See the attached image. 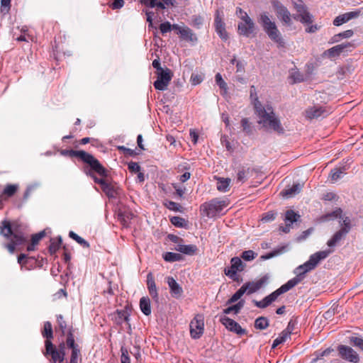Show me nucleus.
Returning <instances> with one entry per match:
<instances>
[{"label": "nucleus", "mask_w": 363, "mask_h": 363, "mask_svg": "<svg viewBox=\"0 0 363 363\" xmlns=\"http://www.w3.org/2000/svg\"><path fill=\"white\" fill-rule=\"evenodd\" d=\"M250 95L254 99V106L259 120L258 123L262 124L267 130H273L279 134H283L284 129L281 125L280 120L276 116L272 106H263L258 100L257 91L254 85L250 86Z\"/></svg>", "instance_id": "nucleus-1"}, {"label": "nucleus", "mask_w": 363, "mask_h": 363, "mask_svg": "<svg viewBox=\"0 0 363 363\" xmlns=\"http://www.w3.org/2000/svg\"><path fill=\"white\" fill-rule=\"evenodd\" d=\"M258 23L262 26L264 31L268 37L274 43L278 44L279 47H284L285 42L274 21L270 18L267 12H262L258 17Z\"/></svg>", "instance_id": "nucleus-2"}, {"label": "nucleus", "mask_w": 363, "mask_h": 363, "mask_svg": "<svg viewBox=\"0 0 363 363\" xmlns=\"http://www.w3.org/2000/svg\"><path fill=\"white\" fill-rule=\"evenodd\" d=\"M332 252L333 250H327L317 252L311 255L309 259L307 262L295 269L294 274L296 275L295 277L299 278L301 282L304 279L305 274L307 272L314 269L320 261L325 259Z\"/></svg>", "instance_id": "nucleus-3"}, {"label": "nucleus", "mask_w": 363, "mask_h": 363, "mask_svg": "<svg viewBox=\"0 0 363 363\" xmlns=\"http://www.w3.org/2000/svg\"><path fill=\"white\" fill-rule=\"evenodd\" d=\"M228 205L227 200L214 199L209 202H206L200 206L201 214L208 218H213L220 213L224 207Z\"/></svg>", "instance_id": "nucleus-4"}, {"label": "nucleus", "mask_w": 363, "mask_h": 363, "mask_svg": "<svg viewBox=\"0 0 363 363\" xmlns=\"http://www.w3.org/2000/svg\"><path fill=\"white\" fill-rule=\"evenodd\" d=\"M256 30L255 22L248 15L242 17V21L238 23V33L240 35L247 38L254 37L257 34Z\"/></svg>", "instance_id": "nucleus-5"}, {"label": "nucleus", "mask_w": 363, "mask_h": 363, "mask_svg": "<svg viewBox=\"0 0 363 363\" xmlns=\"http://www.w3.org/2000/svg\"><path fill=\"white\" fill-rule=\"evenodd\" d=\"M1 233L6 238H9L12 236L11 240L16 245H22L26 241V239L21 233L13 232L11 223L7 220H4L2 222Z\"/></svg>", "instance_id": "nucleus-6"}, {"label": "nucleus", "mask_w": 363, "mask_h": 363, "mask_svg": "<svg viewBox=\"0 0 363 363\" xmlns=\"http://www.w3.org/2000/svg\"><path fill=\"white\" fill-rule=\"evenodd\" d=\"M156 74L157 75V79L154 82L155 88L160 91L167 89L173 77L172 72L169 68L166 67L164 70Z\"/></svg>", "instance_id": "nucleus-7"}, {"label": "nucleus", "mask_w": 363, "mask_h": 363, "mask_svg": "<svg viewBox=\"0 0 363 363\" xmlns=\"http://www.w3.org/2000/svg\"><path fill=\"white\" fill-rule=\"evenodd\" d=\"M231 266L225 268L224 270L225 274L230 277L233 281H238L237 272H241L244 269L245 265L242 260L238 257H233L230 260Z\"/></svg>", "instance_id": "nucleus-8"}, {"label": "nucleus", "mask_w": 363, "mask_h": 363, "mask_svg": "<svg viewBox=\"0 0 363 363\" xmlns=\"http://www.w3.org/2000/svg\"><path fill=\"white\" fill-rule=\"evenodd\" d=\"M203 318L201 315H196L190 323V333L194 339H199L203 333Z\"/></svg>", "instance_id": "nucleus-9"}, {"label": "nucleus", "mask_w": 363, "mask_h": 363, "mask_svg": "<svg viewBox=\"0 0 363 363\" xmlns=\"http://www.w3.org/2000/svg\"><path fill=\"white\" fill-rule=\"evenodd\" d=\"M83 162L87 163L91 168L102 177L107 176L106 169L100 164L93 155L86 152Z\"/></svg>", "instance_id": "nucleus-10"}, {"label": "nucleus", "mask_w": 363, "mask_h": 363, "mask_svg": "<svg viewBox=\"0 0 363 363\" xmlns=\"http://www.w3.org/2000/svg\"><path fill=\"white\" fill-rule=\"evenodd\" d=\"M46 354H50L53 362L59 361L62 362L65 359V352L58 350L50 340H45Z\"/></svg>", "instance_id": "nucleus-11"}, {"label": "nucleus", "mask_w": 363, "mask_h": 363, "mask_svg": "<svg viewBox=\"0 0 363 363\" xmlns=\"http://www.w3.org/2000/svg\"><path fill=\"white\" fill-rule=\"evenodd\" d=\"M220 321L228 330L234 332L239 335L246 333V330L242 329L237 322L225 315L221 316Z\"/></svg>", "instance_id": "nucleus-12"}, {"label": "nucleus", "mask_w": 363, "mask_h": 363, "mask_svg": "<svg viewBox=\"0 0 363 363\" xmlns=\"http://www.w3.org/2000/svg\"><path fill=\"white\" fill-rule=\"evenodd\" d=\"M338 351L341 357L349 362L357 363L359 360L357 353L350 347L340 345Z\"/></svg>", "instance_id": "nucleus-13"}, {"label": "nucleus", "mask_w": 363, "mask_h": 363, "mask_svg": "<svg viewBox=\"0 0 363 363\" xmlns=\"http://www.w3.org/2000/svg\"><path fill=\"white\" fill-rule=\"evenodd\" d=\"M352 47L353 44L351 43H342L325 50L323 55H327L330 58L335 57L339 56L341 53L344 52L345 51H348L350 48Z\"/></svg>", "instance_id": "nucleus-14"}, {"label": "nucleus", "mask_w": 363, "mask_h": 363, "mask_svg": "<svg viewBox=\"0 0 363 363\" xmlns=\"http://www.w3.org/2000/svg\"><path fill=\"white\" fill-rule=\"evenodd\" d=\"M268 280L267 276H264L255 281H249L243 284L247 294H251L259 290Z\"/></svg>", "instance_id": "nucleus-15"}, {"label": "nucleus", "mask_w": 363, "mask_h": 363, "mask_svg": "<svg viewBox=\"0 0 363 363\" xmlns=\"http://www.w3.org/2000/svg\"><path fill=\"white\" fill-rule=\"evenodd\" d=\"M147 286L150 296L157 302L159 300V295L156 286L155 278L152 272H149L147 275Z\"/></svg>", "instance_id": "nucleus-16"}, {"label": "nucleus", "mask_w": 363, "mask_h": 363, "mask_svg": "<svg viewBox=\"0 0 363 363\" xmlns=\"http://www.w3.org/2000/svg\"><path fill=\"white\" fill-rule=\"evenodd\" d=\"M359 13L360 11H350L340 15L334 19L333 24L336 26H341L342 24L347 23L351 19L357 18L359 16Z\"/></svg>", "instance_id": "nucleus-17"}, {"label": "nucleus", "mask_w": 363, "mask_h": 363, "mask_svg": "<svg viewBox=\"0 0 363 363\" xmlns=\"http://www.w3.org/2000/svg\"><path fill=\"white\" fill-rule=\"evenodd\" d=\"M167 282L170 289V292L172 296L174 298H179L183 293L182 288L180 285L172 277H168L167 278Z\"/></svg>", "instance_id": "nucleus-18"}, {"label": "nucleus", "mask_w": 363, "mask_h": 363, "mask_svg": "<svg viewBox=\"0 0 363 363\" xmlns=\"http://www.w3.org/2000/svg\"><path fill=\"white\" fill-rule=\"evenodd\" d=\"M215 27L216 31L220 38L223 40H227L228 39V35L225 30V23L218 15H217L215 18Z\"/></svg>", "instance_id": "nucleus-19"}, {"label": "nucleus", "mask_w": 363, "mask_h": 363, "mask_svg": "<svg viewBox=\"0 0 363 363\" xmlns=\"http://www.w3.org/2000/svg\"><path fill=\"white\" fill-rule=\"evenodd\" d=\"M113 316L116 323L121 325L123 322L129 321L130 314L127 310H117Z\"/></svg>", "instance_id": "nucleus-20"}, {"label": "nucleus", "mask_w": 363, "mask_h": 363, "mask_svg": "<svg viewBox=\"0 0 363 363\" xmlns=\"http://www.w3.org/2000/svg\"><path fill=\"white\" fill-rule=\"evenodd\" d=\"M347 233L346 230H343L340 229L337 231L333 238L329 240L327 242L328 247H335L340 240H342L346 235Z\"/></svg>", "instance_id": "nucleus-21"}, {"label": "nucleus", "mask_w": 363, "mask_h": 363, "mask_svg": "<svg viewBox=\"0 0 363 363\" xmlns=\"http://www.w3.org/2000/svg\"><path fill=\"white\" fill-rule=\"evenodd\" d=\"M303 185L298 183L294 184L291 187L284 189L281 192V194L284 197H291L296 194H298L302 189Z\"/></svg>", "instance_id": "nucleus-22"}, {"label": "nucleus", "mask_w": 363, "mask_h": 363, "mask_svg": "<svg viewBox=\"0 0 363 363\" xmlns=\"http://www.w3.org/2000/svg\"><path fill=\"white\" fill-rule=\"evenodd\" d=\"M175 250L183 254L193 255L196 253L198 248L195 245H178Z\"/></svg>", "instance_id": "nucleus-23"}, {"label": "nucleus", "mask_w": 363, "mask_h": 363, "mask_svg": "<svg viewBox=\"0 0 363 363\" xmlns=\"http://www.w3.org/2000/svg\"><path fill=\"white\" fill-rule=\"evenodd\" d=\"M86 152L84 150H62L61 155L63 156H68L70 157H78L82 161L86 156Z\"/></svg>", "instance_id": "nucleus-24"}, {"label": "nucleus", "mask_w": 363, "mask_h": 363, "mask_svg": "<svg viewBox=\"0 0 363 363\" xmlns=\"http://www.w3.org/2000/svg\"><path fill=\"white\" fill-rule=\"evenodd\" d=\"M101 189L108 197H115L117 194L116 188L107 180L101 182Z\"/></svg>", "instance_id": "nucleus-25"}, {"label": "nucleus", "mask_w": 363, "mask_h": 363, "mask_svg": "<svg viewBox=\"0 0 363 363\" xmlns=\"http://www.w3.org/2000/svg\"><path fill=\"white\" fill-rule=\"evenodd\" d=\"M140 308L141 311L145 315L151 314L150 300L147 296H143L140 300Z\"/></svg>", "instance_id": "nucleus-26"}, {"label": "nucleus", "mask_w": 363, "mask_h": 363, "mask_svg": "<svg viewBox=\"0 0 363 363\" xmlns=\"http://www.w3.org/2000/svg\"><path fill=\"white\" fill-rule=\"evenodd\" d=\"M217 189L219 191L226 192L229 190L230 179L219 177L217 179Z\"/></svg>", "instance_id": "nucleus-27"}, {"label": "nucleus", "mask_w": 363, "mask_h": 363, "mask_svg": "<svg viewBox=\"0 0 363 363\" xmlns=\"http://www.w3.org/2000/svg\"><path fill=\"white\" fill-rule=\"evenodd\" d=\"M179 33L184 39L192 42H196L198 40L193 31L188 27H184L182 29H180Z\"/></svg>", "instance_id": "nucleus-28"}, {"label": "nucleus", "mask_w": 363, "mask_h": 363, "mask_svg": "<svg viewBox=\"0 0 363 363\" xmlns=\"http://www.w3.org/2000/svg\"><path fill=\"white\" fill-rule=\"evenodd\" d=\"M324 110L321 107H313L306 110V117L308 118H318L324 113Z\"/></svg>", "instance_id": "nucleus-29"}, {"label": "nucleus", "mask_w": 363, "mask_h": 363, "mask_svg": "<svg viewBox=\"0 0 363 363\" xmlns=\"http://www.w3.org/2000/svg\"><path fill=\"white\" fill-rule=\"evenodd\" d=\"M294 19L299 21L302 23L309 24L313 21V16L306 10L302 13L294 16Z\"/></svg>", "instance_id": "nucleus-30"}, {"label": "nucleus", "mask_w": 363, "mask_h": 363, "mask_svg": "<svg viewBox=\"0 0 363 363\" xmlns=\"http://www.w3.org/2000/svg\"><path fill=\"white\" fill-rule=\"evenodd\" d=\"M300 283V279L299 278H293L288 281L285 284L282 285L281 287H279V289L281 291V293L284 294L289 291L291 289L296 286L298 284Z\"/></svg>", "instance_id": "nucleus-31"}, {"label": "nucleus", "mask_w": 363, "mask_h": 363, "mask_svg": "<svg viewBox=\"0 0 363 363\" xmlns=\"http://www.w3.org/2000/svg\"><path fill=\"white\" fill-rule=\"evenodd\" d=\"M287 248H288V246L287 245H285V246H282L278 249H276L274 250H273L272 252H269V253H267L266 255H262L261 256V259H263V260H266V259H271L275 256H277V255H281L282 253L285 252L287 251Z\"/></svg>", "instance_id": "nucleus-32"}, {"label": "nucleus", "mask_w": 363, "mask_h": 363, "mask_svg": "<svg viewBox=\"0 0 363 363\" xmlns=\"http://www.w3.org/2000/svg\"><path fill=\"white\" fill-rule=\"evenodd\" d=\"M300 217V215L296 213L293 210H287L285 213L284 220L285 223H290V225H291L294 223L298 221Z\"/></svg>", "instance_id": "nucleus-33"}, {"label": "nucleus", "mask_w": 363, "mask_h": 363, "mask_svg": "<svg viewBox=\"0 0 363 363\" xmlns=\"http://www.w3.org/2000/svg\"><path fill=\"white\" fill-rule=\"evenodd\" d=\"M245 301L243 300L240 301L235 305L228 307L227 308L223 310V313L229 314L231 312H234L235 314H238L242 308L244 306Z\"/></svg>", "instance_id": "nucleus-34"}, {"label": "nucleus", "mask_w": 363, "mask_h": 363, "mask_svg": "<svg viewBox=\"0 0 363 363\" xmlns=\"http://www.w3.org/2000/svg\"><path fill=\"white\" fill-rule=\"evenodd\" d=\"M269 320L266 317L261 316L255 321V328L259 330H264L269 326Z\"/></svg>", "instance_id": "nucleus-35"}, {"label": "nucleus", "mask_w": 363, "mask_h": 363, "mask_svg": "<svg viewBox=\"0 0 363 363\" xmlns=\"http://www.w3.org/2000/svg\"><path fill=\"white\" fill-rule=\"evenodd\" d=\"M163 258L167 262H173L182 260V255L179 253L168 252L163 255Z\"/></svg>", "instance_id": "nucleus-36"}, {"label": "nucleus", "mask_w": 363, "mask_h": 363, "mask_svg": "<svg viewBox=\"0 0 363 363\" xmlns=\"http://www.w3.org/2000/svg\"><path fill=\"white\" fill-rule=\"evenodd\" d=\"M170 221L172 225L178 228H186L187 225V221L179 216L172 217Z\"/></svg>", "instance_id": "nucleus-37"}, {"label": "nucleus", "mask_w": 363, "mask_h": 363, "mask_svg": "<svg viewBox=\"0 0 363 363\" xmlns=\"http://www.w3.org/2000/svg\"><path fill=\"white\" fill-rule=\"evenodd\" d=\"M69 236L72 238L73 240H74L77 243H79V245H81L82 246H83L84 247H86V248H89V244L88 242H86L84 238H82V237L79 236L77 234H76L73 231H70L69 233Z\"/></svg>", "instance_id": "nucleus-38"}, {"label": "nucleus", "mask_w": 363, "mask_h": 363, "mask_svg": "<svg viewBox=\"0 0 363 363\" xmlns=\"http://www.w3.org/2000/svg\"><path fill=\"white\" fill-rule=\"evenodd\" d=\"M277 16L281 17L283 22H284L286 24L291 25V14L288 9H286V7L282 9L281 11H279L277 13Z\"/></svg>", "instance_id": "nucleus-39"}, {"label": "nucleus", "mask_w": 363, "mask_h": 363, "mask_svg": "<svg viewBox=\"0 0 363 363\" xmlns=\"http://www.w3.org/2000/svg\"><path fill=\"white\" fill-rule=\"evenodd\" d=\"M345 167H342L341 168H335L331 170L330 174L331 179L334 182H336L337 179L341 178L342 174L345 172Z\"/></svg>", "instance_id": "nucleus-40"}, {"label": "nucleus", "mask_w": 363, "mask_h": 363, "mask_svg": "<svg viewBox=\"0 0 363 363\" xmlns=\"http://www.w3.org/2000/svg\"><path fill=\"white\" fill-rule=\"evenodd\" d=\"M246 292L243 285L228 299L227 303L231 304L239 300L241 296Z\"/></svg>", "instance_id": "nucleus-41"}, {"label": "nucleus", "mask_w": 363, "mask_h": 363, "mask_svg": "<svg viewBox=\"0 0 363 363\" xmlns=\"http://www.w3.org/2000/svg\"><path fill=\"white\" fill-rule=\"evenodd\" d=\"M42 334H43V337L47 338V340L52 338V337H53L52 328V325L50 322L47 321L45 323L44 328H43V331Z\"/></svg>", "instance_id": "nucleus-42"}, {"label": "nucleus", "mask_w": 363, "mask_h": 363, "mask_svg": "<svg viewBox=\"0 0 363 363\" xmlns=\"http://www.w3.org/2000/svg\"><path fill=\"white\" fill-rule=\"evenodd\" d=\"M61 243H62V238L60 236H59L57 238V241H55L53 239H52L51 243L49 246L50 252L51 254L55 253L58 250Z\"/></svg>", "instance_id": "nucleus-43"}, {"label": "nucleus", "mask_w": 363, "mask_h": 363, "mask_svg": "<svg viewBox=\"0 0 363 363\" xmlns=\"http://www.w3.org/2000/svg\"><path fill=\"white\" fill-rule=\"evenodd\" d=\"M18 189L17 185L9 184L4 189L3 194L6 195L9 197L12 196L15 194Z\"/></svg>", "instance_id": "nucleus-44"}, {"label": "nucleus", "mask_w": 363, "mask_h": 363, "mask_svg": "<svg viewBox=\"0 0 363 363\" xmlns=\"http://www.w3.org/2000/svg\"><path fill=\"white\" fill-rule=\"evenodd\" d=\"M66 343L68 347L71 348L72 350L74 349H78L77 345L75 344L74 335L71 330L67 334Z\"/></svg>", "instance_id": "nucleus-45"}, {"label": "nucleus", "mask_w": 363, "mask_h": 363, "mask_svg": "<svg viewBox=\"0 0 363 363\" xmlns=\"http://www.w3.org/2000/svg\"><path fill=\"white\" fill-rule=\"evenodd\" d=\"M289 337L287 335V333L282 331L279 336L274 340V342L272 344V348L277 347L279 345L283 343L286 341V340Z\"/></svg>", "instance_id": "nucleus-46"}, {"label": "nucleus", "mask_w": 363, "mask_h": 363, "mask_svg": "<svg viewBox=\"0 0 363 363\" xmlns=\"http://www.w3.org/2000/svg\"><path fill=\"white\" fill-rule=\"evenodd\" d=\"M165 205L167 208L176 212H182L183 209V207L179 203L172 201H169Z\"/></svg>", "instance_id": "nucleus-47"}, {"label": "nucleus", "mask_w": 363, "mask_h": 363, "mask_svg": "<svg viewBox=\"0 0 363 363\" xmlns=\"http://www.w3.org/2000/svg\"><path fill=\"white\" fill-rule=\"evenodd\" d=\"M342 212V209L340 208H337L333 212L326 214L324 216L323 220H330L331 218H336L340 217Z\"/></svg>", "instance_id": "nucleus-48"}, {"label": "nucleus", "mask_w": 363, "mask_h": 363, "mask_svg": "<svg viewBox=\"0 0 363 363\" xmlns=\"http://www.w3.org/2000/svg\"><path fill=\"white\" fill-rule=\"evenodd\" d=\"M253 303L258 308H267L268 306H269L272 303L270 302V300L268 299V297L266 296L264 298L262 301H252Z\"/></svg>", "instance_id": "nucleus-49"}, {"label": "nucleus", "mask_w": 363, "mask_h": 363, "mask_svg": "<svg viewBox=\"0 0 363 363\" xmlns=\"http://www.w3.org/2000/svg\"><path fill=\"white\" fill-rule=\"evenodd\" d=\"M241 125L244 132H245L248 135L252 133L251 124L250 123L249 120L247 118H242L241 120Z\"/></svg>", "instance_id": "nucleus-50"}, {"label": "nucleus", "mask_w": 363, "mask_h": 363, "mask_svg": "<svg viewBox=\"0 0 363 363\" xmlns=\"http://www.w3.org/2000/svg\"><path fill=\"white\" fill-rule=\"evenodd\" d=\"M255 254L252 250H246L242 253L241 257L246 261H251L255 258Z\"/></svg>", "instance_id": "nucleus-51"}, {"label": "nucleus", "mask_w": 363, "mask_h": 363, "mask_svg": "<svg viewBox=\"0 0 363 363\" xmlns=\"http://www.w3.org/2000/svg\"><path fill=\"white\" fill-rule=\"evenodd\" d=\"M350 342L354 345V346L358 347L359 349L363 350V339L358 337H350Z\"/></svg>", "instance_id": "nucleus-52"}, {"label": "nucleus", "mask_w": 363, "mask_h": 363, "mask_svg": "<svg viewBox=\"0 0 363 363\" xmlns=\"http://www.w3.org/2000/svg\"><path fill=\"white\" fill-rule=\"evenodd\" d=\"M45 235V231H40L38 233L32 235L31 242L33 245H37L39 241Z\"/></svg>", "instance_id": "nucleus-53"}, {"label": "nucleus", "mask_w": 363, "mask_h": 363, "mask_svg": "<svg viewBox=\"0 0 363 363\" xmlns=\"http://www.w3.org/2000/svg\"><path fill=\"white\" fill-rule=\"evenodd\" d=\"M215 78H216V82L217 84L219 86V87L222 89L226 90L227 84L223 79L221 74L220 73H217L216 74Z\"/></svg>", "instance_id": "nucleus-54"}, {"label": "nucleus", "mask_w": 363, "mask_h": 363, "mask_svg": "<svg viewBox=\"0 0 363 363\" xmlns=\"http://www.w3.org/2000/svg\"><path fill=\"white\" fill-rule=\"evenodd\" d=\"M80 351L79 349H74L72 350L69 363H79V357Z\"/></svg>", "instance_id": "nucleus-55"}, {"label": "nucleus", "mask_w": 363, "mask_h": 363, "mask_svg": "<svg viewBox=\"0 0 363 363\" xmlns=\"http://www.w3.org/2000/svg\"><path fill=\"white\" fill-rule=\"evenodd\" d=\"M203 23V19L200 16H194L192 18V25L196 28H200V27Z\"/></svg>", "instance_id": "nucleus-56"}, {"label": "nucleus", "mask_w": 363, "mask_h": 363, "mask_svg": "<svg viewBox=\"0 0 363 363\" xmlns=\"http://www.w3.org/2000/svg\"><path fill=\"white\" fill-rule=\"evenodd\" d=\"M160 30L162 34L167 33V32L171 31L172 30V25L169 22L166 21L164 23H162L160 26Z\"/></svg>", "instance_id": "nucleus-57"}, {"label": "nucleus", "mask_w": 363, "mask_h": 363, "mask_svg": "<svg viewBox=\"0 0 363 363\" xmlns=\"http://www.w3.org/2000/svg\"><path fill=\"white\" fill-rule=\"evenodd\" d=\"M121 363H130L127 349L121 348Z\"/></svg>", "instance_id": "nucleus-58"}, {"label": "nucleus", "mask_w": 363, "mask_h": 363, "mask_svg": "<svg viewBox=\"0 0 363 363\" xmlns=\"http://www.w3.org/2000/svg\"><path fill=\"white\" fill-rule=\"evenodd\" d=\"M276 215L277 213H274L272 211H269V212H267V213L264 214V216L262 217V220L263 222H269V221H272L275 219L276 218Z\"/></svg>", "instance_id": "nucleus-59"}, {"label": "nucleus", "mask_w": 363, "mask_h": 363, "mask_svg": "<svg viewBox=\"0 0 363 363\" xmlns=\"http://www.w3.org/2000/svg\"><path fill=\"white\" fill-rule=\"evenodd\" d=\"M342 225L343 227L341 229L346 230L348 233L351 229V220L350 218L345 217L342 219Z\"/></svg>", "instance_id": "nucleus-60"}, {"label": "nucleus", "mask_w": 363, "mask_h": 363, "mask_svg": "<svg viewBox=\"0 0 363 363\" xmlns=\"http://www.w3.org/2000/svg\"><path fill=\"white\" fill-rule=\"evenodd\" d=\"M191 81L194 85L199 84L203 81V77L201 74L193 73L191 77Z\"/></svg>", "instance_id": "nucleus-61"}, {"label": "nucleus", "mask_w": 363, "mask_h": 363, "mask_svg": "<svg viewBox=\"0 0 363 363\" xmlns=\"http://www.w3.org/2000/svg\"><path fill=\"white\" fill-rule=\"evenodd\" d=\"M272 5L273 8L275 9L277 13L281 11L282 9L286 8L280 1L278 0H272Z\"/></svg>", "instance_id": "nucleus-62"}, {"label": "nucleus", "mask_w": 363, "mask_h": 363, "mask_svg": "<svg viewBox=\"0 0 363 363\" xmlns=\"http://www.w3.org/2000/svg\"><path fill=\"white\" fill-rule=\"evenodd\" d=\"M282 294V293H281V291L279 289V288L278 289H277L276 291H274V292H272V294H270L269 295L267 296L268 297V299L270 300V302L272 303L274 302V301L277 300V298L281 295Z\"/></svg>", "instance_id": "nucleus-63"}, {"label": "nucleus", "mask_w": 363, "mask_h": 363, "mask_svg": "<svg viewBox=\"0 0 363 363\" xmlns=\"http://www.w3.org/2000/svg\"><path fill=\"white\" fill-rule=\"evenodd\" d=\"M128 169L130 172L136 173L140 172V167L137 162H131L128 164Z\"/></svg>", "instance_id": "nucleus-64"}]
</instances>
